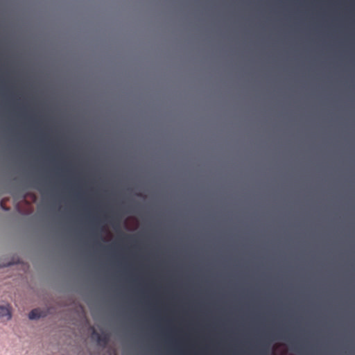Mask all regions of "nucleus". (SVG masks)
I'll return each instance as SVG.
<instances>
[{"label":"nucleus","mask_w":355,"mask_h":355,"mask_svg":"<svg viewBox=\"0 0 355 355\" xmlns=\"http://www.w3.org/2000/svg\"><path fill=\"white\" fill-rule=\"evenodd\" d=\"M28 119H29V121H30L31 123L37 122V120H36L35 117V116H30L28 117Z\"/></svg>","instance_id":"10"},{"label":"nucleus","mask_w":355,"mask_h":355,"mask_svg":"<svg viewBox=\"0 0 355 355\" xmlns=\"http://www.w3.org/2000/svg\"><path fill=\"white\" fill-rule=\"evenodd\" d=\"M91 223V236L96 240H103V237L100 234L103 227L100 225L101 220L98 216L89 217Z\"/></svg>","instance_id":"2"},{"label":"nucleus","mask_w":355,"mask_h":355,"mask_svg":"<svg viewBox=\"0 0 355 355\" xmlns=\"http://www.w3.org/2000/svg\"><path fill=\"white\" fill-rule=\"evenodd\" d=\"M46 316V313L39 309H34L28 313V318L31 320H38Z\"/></svg>","instance_id":"6"},{"label":"nucleus","mask_w":355,"mask_h":355,"mask_svg":"<svg viewBox=\"0 0 355 355\" xmlns=\"http://www.w3.org/2000/svg\"><path fill=\"white\" fill-rule=\"evenodd\" d=\"M92 338L96 340L98 345L101 346H105L108 343V338L105 334H99L96 331L94 330L92 334Z\"/></svg>","instance_id":"5"},{"label":"nucleus","mask_w":355,"mask_h":355,"mask_svg":"<svg viewBox=\"0 0 355 355\" xmlns=\"http://www.w3.org/2000/svg\"><path fill=\"white\" fill-rule=\"evenodd\" d=\"M37 137L41 143H44V141L48 138V135L44 132L40 130L37 132Z\"/></svg>","instance_id":"7"},{"label":"nucleus","mask_w":355,"mask_h":355,"mask_svg":"<svg viewBox=\"0 0 355 355\" xmlns=\"http://www.w3.org/2000/svg\"><path fill=\"white\" fill-rule=\"evenodd\" d=\"M1 207H2V209H4V210H7V209L4 207H3V205H1Z\"/></svg>","instance_id":"13"},{"label":"nucleus","mask_w":355,"mask_h":355,"mask_svg":"<svg viewBox=\"0 0 355 355\" xmlns=\"http://www.w3.org/2000/svg\"><path fill=\"white\" fill-rule=\"evenodd\" d=\"M11 306L9 303L3 302L0 304V319L9 321L12 318Z\"/></svg>","instance_id":"3"},{"label":"nucleus","mask_w":355,"mask_h":355,"mask_svg":"<svg viewBox=\"0 0 355 355\" xmlns=\"http://www.w3.org/2000/svg\"><path fill=\"white\" fill-rule=\"evenodd\" d=\"M134 242H135V246L136 245L135 243H136V240L135 239L134 240Z\"/></svg>","instance_id":"15"},{"label":"nucleus","mask_w":355,"mask_h":355,"mask_svg":"<svg viewBox=\"0 0 355 355\" xmlns=\"http://www.w3.org/2000/svg\"><path fill=\"white\" fill-rule=\"evenodd\" d=\"M76 197H77V198H80L82 197V196H81V194L78 193V194L76 195Z\"/></svg>","instance_id":"12"},{"label":"nucleus","mask_w":355,"mask_h":355,"mask_svg":"<svg viewBox=\"0 0 355 355\" xmlns=\"http://www.w3.org/2000/svg\"><path fill=\"white\" fill-rule=\"evenodd\" d=\"M128 322L130 341L133 336V235H129L128 245Z\"/></svg>","instance_id":"1"},{"label":"nucleus","mask_w":355,"mask_h":355,"mask_svg":"<svg viewBox=\"0 0 355 355\" xmlns=\"http://www.w3.org/2000/svg\"><path fill=\"white\" fill-rule=\"evenodd\" d=\"M133 191V188L131 187V185H130L129 187V193H130V205H129V211L130 212L131 211V210L133 209V205H132V202H131V193Z\"/></svg>","instance_id":"8"},{"label":"nucleus","mask_w":355,"mask_h":355,"mask_svg":"<svg viewBox=\"0 0 355 355\" xmlns=\"http://www.w3.org/2000/svg\"><path fill=\"white\" fill-rule=\"evenodd\" d=\"M12 265H13V262L9 261L7 263H1V268H6V267L11 266Z\"/></svg>","instance_id":"9"},{"label":"nucleus","mask_w":355,"mask_h":355,"mask_svg":"<svg viewBox=\"0 0 355 355\" xmlns=\"http://www.w3.org/2000/svg\"><path fill=\"white\" fill-rule=\"evenodd\" d=\"M136 226H137V225H136V222L135 221V227H134V230H136V227H137Z\"/></svg>","instance_id":"14"},{"label":"nucleus","mask_w":355,"mask_h":355,"mask_svg":"<svg viewBox=\"0 0 355 355\" xmlns=\"http://www.w3.org/2000/svg\"><path fill=\"white\" fill-rule=\"evenodd\" d=\"M6 88V85L4 82H1L0 85V90H3Z\"/></svg>","instance_id":"11"},{"label":"nucleus","mask_w":355,"mask_h":355,"mask_svg":"<svg viewBox=\"0 0 355 355\" xmlns=\"http://www.w3.org/2000/svg\"><path fill=\"white\" fill-rule=\"evenodd\" d=\"M96 245L101 248L104 252H107L111 258H115L116 256V245L115 243H112L107 246L103 245L101 243L96 241Z\"/></svg>","instance_id":"4"}]
</instances>
